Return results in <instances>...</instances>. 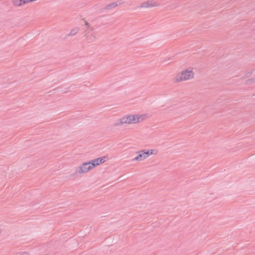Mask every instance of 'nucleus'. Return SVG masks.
I'll list each match as a JSON object with an SVG mask.
<instances>
[{
	"label": "nucleus",
	"mask_w": 255,
	"mask_h": 255,
	"mask_svg": "<svg viewBox=\"0 0 255 255\" xmlns=\"http://www.w3.org/2000/svg\"><path fill=\"white\" fill-rule=\"evenodd\" d=\"M108 156H104L84 162L77 168L76 172L80 174L89 172L96 167L108 161Z\"/></svg>",
	"instance_id": "nucleus-1"
},
{
	"label": "nucleus",
	"mask_w": 255,
	"mask_h": 255,
	"mask_svg": "<svg viewBox=\"0 0 255 255\" xmlns=\"http://www.w3.org/2000/svg\"><path fill=\"white\" fill-rule=\"evenodd\" d=\"M147 117L144 114H128L117 120L116 126L123 125H132L140 123L146 120Z\"/></svg>",
	"instance_id": "nucleus-2"
},
{
	"label": "nucleus",
	"mask_w": 255,
	"mask_h": 255,
	"mask_svg": "<svg viewBox=\"0 0 255 255\" xmlns=\"http://www.w3.org/2000/svg\"><path fill=\"white\" fill-rule=\"evenodd\" d=\"M157 150L155 149L142 150L136 152V155L132 159L133 161L139 162L145 160L149 156L155 155Z\"/></svg>",
	"instance_id": "nucleus-4"
},
{
	"label": "nucleus",
	"mask_w": 255,
	"mask_h": 255,
	"mask_svg": "<svg viewBox=\"0 0 255 255\" xmlns=\"http://www.w3.org/2000/svg\"><path fill=\"white\" fill-rule=\"evenodd\" d=\"M158 5L156 2L153 0H148L142 3L140 5V8H147L153 7H156Z\"/></svg>",
	"instance_id": "nucleus-5"
},
{
	"label": "nucleus",
	"mask_w": 255,
	"mask_h": 255,
	"mask_svg": "<svg viewBox=\"0 0 255 255\" xmlns=\"http://www.w3.org/2000/svg\"><path fill=\"white\" fill-rule=\"evenodd\" d=\"M195 72L192 67L184 69L176 74L172 78V81L174 84H178L183 81L193 79L195 77Z\"/></svg>",
	"instance_id": "nucleus-3"
}]
</instances>
